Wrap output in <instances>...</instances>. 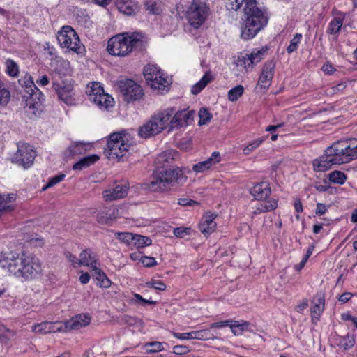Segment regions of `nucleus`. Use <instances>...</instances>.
Masks as SVG:
<instances>
[{
  "mask_svg": "<svg viewBox=\"0 0 357 357\" xmlns=\"http://www.w3.org/2000/svg\"><path fill=\"white\" fill-rule=\"evenodd\" d=\"M216 217V214L207 212L202 219L199 229L205 236H209L215 230L217 223L215 222V219Z\"/></svg>",
  "mask_w": 357,
  "mask_h": 357,
  "instance_id": "f3484780",
  "label": "nucleus"
},
{
  "mask_svg": "<svg viewBox=\"0 0 357 357\" xmlns=\"http://www.w3.org/2000/svg\"><path fill=\"white\" fill-rule=\"evenodd\" d=\"M57 40L62 48L79 54L81 47L79 38L71 26H63L57 33Z\"/></svg>",
  "mask_w": 357,
  "mask_h": 357,
  "instance_id": "9b49d317",
  "label": "nucleus"
},
{
  "mask_svg": "<svg viewBox=\"0 0 357 357\" xmlns=\"http://www.w3.org/2000/svg\"><path fill=\"white\" fill-rule=\"evenodd\" d=\"M209 13V7L205 3L193 0L188 8L186 17L190 26L197 29L206 20Z\"/></svg>",
  "mask_w": 357,
  "mask_h": 357,
  "instance_id": "1a4fd4ad",
  "label": "nucleus"
},
{
  "mask_svg": "<svg viewBox=\"0 0 357 357\" xmlns=\"http://www.w3.org/2000/svg\"><path fill=\"white\" fill-rule=\"evenodd\" d=\"M357 159V144L337 141L328 147L324 154L313 162L316 172H325L333 165L347 163Z\"/></svg>",
  "mask_w": 357,
  "mask_h": 357,
  "instance_id": "f03ea898",
  "label": "nucleus"
},
{
  "mask_svg": "<svg viewBox=\"0 0 357 357\" xmlns=\"http://www.w3.org/2000/svg\"><path fill=\"white\" fill-rule=\"evenodd\" d=\"M10 99V91L4 86L3 82L0 79V105H6Z\"/></svg>",
  "mask_w": 357,
  "mask_h": 357,
  "instance_id": "e433bc0d",
  "label": "nucleus"
},
{
  "mask_svg": "<svg viewBox=\"0 0 357 357\" xmlns=\"http://www.w3.org/2000/svg\"><path fill=\"white\" fill-rule=\"evenodd\" d=\"M186 177L179 168L167 169L153 174L151 180L144 184V188L153 192L169 190L175 183L185 181Z\"/></svg>",
  "mask_w": 357,
  "mask_h": 357,
  "instance_id": "0eeeda50",
  "label": "nucleus"
},
{
  "mask_svg": "<svg viewBox=\"0 0 357 357\" xmlns=\"http://www.w3.org/2000/svg\"><path fill=\"white\" fill-rule=\"evenodd\" d=\"M128 194V188L126 185H117L114 188L105 190L102 192L103 197L106 202L122 199Z\"/></svg>",
  "mask_w": 357,
  "mask_h": 357,
  "instance_id": "aec40b11",
  "label": "nucleus"
},
{
  "mask_svg": "<svg viewBox=\"0 0 357 357\" xmlns=\"http://www.w3.org/2000/svg\"><path fill=\"white\" fill-rule=\"evenodd\" d=\"M135 141L131 134L126 131L114 132L109 136L105 154L109 160H125L133 151Z\"/></svg>",
  "mask_w": 357,
  "mask_h": 357,
  "instance_id": "7ed1b4c3",
  "label": "nucleus"
},
{
  "mask_svg": "<svg viewBox=\"0 0 357 357\" xmlns=\"http://www.w3.org/2000/svg\"><path fill=\"white\" fill-rule=\"evenodd\" d=\"M19 82L24 88L23 100L26 113L30 118L39 115L43 110L42 92L37 88L30 75H26Z\"/></svg>",
  "mask_w": 357,
  "mask_h": 357,
  "instance_id": "39448f33",
  "label": "nucleus"
},
{
  "mask_svg": "<svg viewBox=\"0 0 357 357\" xmlns=\"http://www.w3.org/2000/svg\"><path fill=\"white\" fill-rule=\"evenodd\" d=\"M90 100L101 109H107L109 107H112L113 102V98L112 96L105 92L98 94L97 96H92V99Z\"/></svg>",
  "mask_w": 357,
  "mask_h": 357,
  "instance_id": "cd10ccee",
  "label": "nucleus"
},
{
  "mask_svg": "<svg viewBox=\"0 0 357 357\" xmlns=\"http://www.w3.org/2000/svg\"><path fill=\"white\" fill-rule=\"evenodd\" d=\"M35 155V151L30 145L20 142L12 161L26 169L33 163Z\"/></svg>",
  "mask_w": 357,
  "mask_h": 357,
  "instance_id": "f8f14e48",
  "label": "nucleus"
},
{
  "mask_svg": "<svg viewBox=\"0 0 357 357\" xmlns=\"http://www.w3.org/2000/svg\"><path fill=\"white\" fill-rule=\"evenodd\" d=\"M140 261L146 267H152L157 264L155 259L151 257L143 256L141 257Z\"/></svg>",
  "mask_w": 357,
  "mask_h": 357,
  "instance_id": "052dcab7",
  "label": "nucleus"
},
{
  "mask_svg": "<svg viewBox=\"0 0 357 357\" xmlns=\"http://www.w3.org/2000/svg\"><path fill=\"white\" fill-rule=\"evenodd\" d=\"M119 10L126 15H132L138 11L137 3L132 0H119L117 2Z\"/></svg>",
  "mask_w": 357,
  "mask_h": 357,
  "instance_id": "a878e982",
  "label": "nucleus"
},
{
  "mask_svg": "<svg viewBox=\"0 0 357 357\" xmlns=\"http://www.w3.org/2000/svg\"><path fill=\"white\" fill-rule=\"evenodd\" d=\"M257 6V0H227L226 7L228 10H238L243 12Z\"/></svg>",
  "mask_w": 357,
  "mask_h": 357,
  "instance_id": "412c9836",
  "label": "nucleus"
},
{
  "mask_svg": "<svg viewBox=\"0 0 357 357\" xmlns=\"http://www.w3.org/2000/svg\"><path fill=\"white\" fill-rule=\"evenodd\" d=\"M178 204L182 206L198 205V203L196 201L188 198L178 199Z\"/></svg>",
  "mask_w": 357,
  "mask_h": 357,
  "instance_id": "0e129e2a",
  "label": "nucleus"
},
{
  "mask_svg": "<svg viewBox=\"0 0 357 357\" xmlns=\"http://www.w3.org/2000/svg\"><path fill=\"white\" fill-rule=\"evenodd\" d=\"M15 199L14 194L0 195V211L10 208L8 205Z\"/></svg>",
  "mask_w": 357,
  "mask_h": 357,
  "instance_id": "58836bf2",
  "label": "nucleus"
},
{
  "mask_svg": "<svg viewBox=\"0 0 357 357\" xmlns=\"http://www.w3.org/2000/svg\"><path fill=\"white\" fill-rule=\"evenodd\" d=\"M104 92L103 88L98 82H93L91 86H88L86 93L89 96V100L92 99V96H97Z\"/></svg>",
  "mask_w": 357,
  "mask_h": 357,
  "instance_id": "f704fd0d",
  "label": "nucleus"
},
{
  "mask_svg": "<svg viewBox=\"0 0 357 357\" xmlns=\"http://www.w3.org/2000/svg\"><path fill=\"white\" fill-rule=\"evenodd\" d=\"M268 16L264 9L258 6L244 12L241 26V37L243 40L252 39L268 24Z\"/></svg>",
  "mask_w": 357,
  "mask_h": 357,
  "instance_id": "20e7f679",
  "label": "nucleus"
},
{
  "mask_svg": "<svg viewBox=\"0 0 357 357\" xmlns=\"http://www.w3.org/2000/svg\"><path fill=\"white\" fill-rule=\"evenodd\" d=\"M146 285L158 291H165L167 288L165 283L155 280H151V281L146 282Z\"/></svg>",
  "mask_w": 357,
  "mask_h": 357,
  "instance_id": "09e8293b",
  "label": "nucleus"
},
{
  "mask_svg": "<svg viewBox=\"0 0 357 357\" xmlns=\"http://www.w3.org/2000/svg\"><path fill=\"white\" fill-rule=\"evenodd\" d=\"M343 24V17H337L333 19L327 28L328 34H337Z\"/></svg>",
  "mask_w": 357,
  "mask_h": 357,
  "instance_id": "7c9ffc66",
  "label": "nucleus"
},
{
  "mask_svg": "<svg viewBox=\"0 0 357 357\" xmlns=\"http://www.w3.org/2000/svg\"><path fill=\"white\" fill-rule=\"evenodd\" d=\"M190 351L189 347L184 345H176L173 347V352L177 355L188 354Z\"/></svg>",
  "mask_w": 357,
  "mask_h": 357,
  "instance_id": "680f3d73",
  "label": "nucleus"
},
{
  "mask_svg": "<svg viewBox=\"0 0 357 357\" xmlns=\"http://www.w3.org/2000/svg\"><path fill=\"white\" fill-rule=\"evenodd\" d=\"M250 192L255 199L262 201L255 206V209L253 211L254 214L257 215L271 211L278 207L277 199L271 198L268 199L271 195V188L268 183L261 182L257 183L250 189Z\"/></svg>",
  "mask_w": 357,
  "mask_h": 357,
  "instance_id": "6e6552de",
  "label": "nucleus"
},
{
  "mask_svg": "<svg viewBox=\"0 0 357 357\" xmlns=\"http://www.w3.org/2000/svg\"><path fill=\"white\" fill-rule=\"evenodd\" d=\"M212 79V76L210 73H206L203 77L195 84L191 89V92L192 94H198L206 86V84L211 82Z\"/></svg>",
  "mask_w": 357,
  "mask_h": 357,
  "instance_id": "2f4dec72",
  "label": "nucleus"
},
{
  "mask_svg": "<svg viewBox=\"0 0 357 357\" xmlns=\"http://www.w3.org/2000/svg\"><path fill=\"white\" fill-rule=\"evenodd\" d=\"M145 7L146 10L151 14H158V9L156 7L155 2L153 0H146L145 1Z\"/></svg>",
  "mask_w": 357,
  "mask_h": 357,
  "instance_id": "13d9d810",
  "label": "nucleus"
},
{
  "mask_svg": "<svg viewBox=\"0 0 357 357\" xmlns=\"http://www.w3.org/2000/svg\"><path fill=\"white\" fill-rule=\"evenodd\" d=\"M354 338L352 335H346L342 338L340 342V346L344 349L347 350L354 345Z\"/></svg>",
  "mask_w": 357,
  "mask_h": 357,
  "instance_id": "8fccbe9b",
  "label": "nucleus"
},
{
  "mask_svg": "<svg viewBox=\"0 0 357 357\" xmlns=\"http://www.w3.org/2000/svg\"><path fill=\"white\" fill-rule=\"evenodd\" d=\"M191 229L189 227H176L174 229V234L178 238H183L185 235L190 234Z\"/></svg>",
  "mask_w": 357,
  "mask_h": 357,
  "instance_id": "6e6d98bb",
  "label": "nucleus"
},
{
  "mask_svg": "<svg viewBox=\"0 0 357 357\" xmlns=\"http://www.w3.org/2000/svg\"><path fill=\"white\" fill-rule=\"evenodd\" d=\"M174 114V108L170 107L154 115L160 126L162 127V130L167 126V125H170V121L173 117L172 116Z\"/></svg>",
  "mask_w": 357,
  "mask_h": 357,
  "instance_id": "bb28decb",
  "label": "nucleus"
},
{
  "mask_svg": "<svg viewBox=\"0 0 357 357\" xmlns=\"http://www.w3.org/2000/svg\"><path fill=\"white\" fill-rule=\"evenodd\" d=\"M50 322L45 321L35 324L32 326V331L35 333H49Z\"/></svg>",
  "mask_w": 357,
  "mask_h": 357,
  "instance_id": "49530a36",
  "label": "nucleus"
},
{
  "mask_svg": "<svg viewBox=\"0 0 357 357\" xmlns=\"http://www.w3.org/2000/svg\"><path fill=\"white\" fill-rule=\"evenodd\" d=\"M64 256L66 257V258L68 260V261L70 263H71V264L74 266V267H77V266H79V259L76 255L72 254L69 251H66L64 252Z\"/></svg>",
  "mask_w": 357,
  "mask_h": 357,
  "instance_id": "bf43d9fd",
  "label": "nucleus"
},
{
  "mask_svg": "<svg viewBox=\"0 0 357 357\" xmlns=\"http://www.w3.org/2000/svg\"><path fill=\"white\" fill-rule=\"evenodd\" d=\"M122 213L123 208L121 207H114L113 208L112 213L109 214L110 220H114L116 219L122 215Z\"/></svg>",
  "mask_w": 357,
  "mask_h": 357,
  "instance_id": "338daca9",
  "label": "nucleus"
},
{
  "mask_svg": "<svg viewBox=\"0 0 357 357\" xmlns=\"http://www.w3.org/2000/svg\"><path fill=\"white\" fill-rule=\"evenodd\" d=\"M91 320V317L88 314H79L66 321V327H67L68 331L70 330H79L82 327L89 325Z\"/></svg>",
  "mask_w": 357,
  "mask_h": 357,
  "instance_id": "4be33fe9",
  "label": "nucleus"
},
{
  "mask_svg": "<svg viewBox=\"0 0 357 357\" xmlns=\"http://www.w3.org/2000/svg\"><path fill=\"white\" fill-rule=\"evenodd\" d=\"M151 240L149 237L135 234V238H133L132 245L137 248H143L151 245Z\"/></svg>",
  "mask_w": 357,
  "mask_h": 357,
  "instance_id": "4c0bfd02",
  "label": "nucleus"
},
{
  "mask_svg": "<svg viewBox=\"0 0 357 357\" xmlns=\"http://www.w3.org/2000/svg\"><path fill=\"white\" fill-rule=\"evenodd\" d=\"M143 35L139 32L123 33L111 38L107 51L114 56H123L143 44Z\"/></svg>",
  "mask_w": 357,
  "mask_h": 357,
  "instance_id": "423d86ee",
  "label": "nucleus"
},
{
  "mask_svg": "<svg viewBox=\"0 0 357 357\" xmlns=\"http://www.w3.org/2000/svg\"><path fill=\"white\" fill-rule=\"evenodd\" d=\"M324 308V299L323 297L319 296L318 298V302L314 303L311 307L312 321L314 322L319 319V317L323 312Z\"/></svg>",
  "mask_w": 357,
  "mask_h": 357,
  "instance_id": "c756f323",
  "label": "nucleus"
},
{
  "mask_svg": "<svg viewBox=\"0 0 357 357\" xmlns=\"http://www.w3.org/2000/svg\"><path fill=\"white\" fill-rule=\"evenodd\" d=\"M91 268L94 271V277L100 282V287L105 288L108 287L110 284V280L108 279L105 273L99 269L97 265H96L95 268Z\"/></svg>",
  "mask_w": 357,
  "mask_h": 357,
  "instance_id": "473e14b6",
  "label": "nucleus"
},
{
  "mask_svg": "<svg viewBox=\"0 0 357 357\" xmlns=\"http://www.w3.org/2000/svg\"><path fill=\"white\" fill-rule=\"evenodd\" d=\"M243 91L244 88L242 85L232 88L228 92V99L231 102L236 101L243 95Z\"/></svg>",
  "mask_w": 357,
  "mask_h": 357,
  "instance_id": "c9c22d12",
  "label": "nucleus"
},
{
  "mask_svg": "<svg viewBox=\"0 0 357 357\" xmlns=\"http://www.w3.org/2000/svg\"><path fill=\"white\" fill-rule=\"evenodd\" d=\"M98 159L99 157L97 155L84 157L73 166V169L82 170L83 169L94 164L97 160H98Z\"/></svg>",
  "mask_w": 357,
  "mask_h": 357,
  "instance_id": "c85d7f7f",
  "label": "nucleus"
},
{
  "mask_svg": "<svg viewBox=\"0 0 357 357\" xmlns=\"http://www.w3.org/2000/svg\"><path fill=\"white\" fill-rule=\"evenodd\" d=\"M143 74L144 78L152 89L158 90L160 92L167 91L169 82L161 70L154 64L146 65L144 68Z\"/></svg>",
  "mask_w": 357,
  "mask_h": 357,
  "instance_id": "9d476101",
  "label": "nucleus"
},
{
  "mask_svg": "<svg viewBox=\"0 0 357 357\" xmlns=\"http://www.w3.org/2000/svg\"><path fill=\"white\" fill-rule=\"evenodd\" d=\"M248 326L249 324L247 321H243L241 324H239L238 321H234L231 324L230 328L235 335H239L243 331L248 328Z\"/></svg>",
  "mask_w": 357,
  "mask_h": 357,
  "instance_id": "ea45409f",
  "label": "nucleus"
},
{
  "mask_svg": "<svg viewBox=\"0 0 357 357\" xmlns=\"http://www.w3.org/2000/svg\"><path fill=\"white\" fill-rule=\"evenodd\" d=\"M263 139H257L254 140L243 149V153L245 155L250 154L256 148H257L263 142Z\"/></svg>",
  "mask_w": 357,
  "mask_h": 357,
  "instance_id": "3c124183",
  "label": "nucleus"
},
{
  "mask_svg": "<svg viewBox=\"0 0 357 357\" xmlns=\"http://www.w3.org/2000/svg\"><path fill=\"white\" fill-rule=\"evenodd\" d=\"M162 131V127L160 126L154 116L150 121L143 125L139 130V135L144 138L150 137Z\"/></svg>",
  "mask_w": 357,
  "mask_h": 357,
  "instance_id": "a211bd4d",
  "label": "nucleus"
},
{
  "mask_svg": "<svg viewBox=\"0 0 357 357\" xmlns=\"http://www.w3.org/2000/svg\"><path fill=\"white\" fill-rule=\"evenodd\" d=\"M149 349H147L149 353H155L158 351H160L163 349V347L161 342H152L148 344Z\"/></svg>",
  "mask_w": 357,
  "mask_h": 357,
  "instance_id": "4d7b16f0",
  "label": "nucleus"
},
{
  "mask_svg": "<svg viewBox=\"0 0 357 357\" xmlns=\"http://www.w3.org/2000/svg\"><path fill=\"white\" fill-rule=\"evenodd\" d=\"M6 73L11 77H16L19 73L18 65L12 59L6 61Z\"/></svg>",
  "mask_w": 357,
  "mask_h": 357,
  "instance_id": "a19ab883",
  "label": "nucleus"
},
{
  "mask_svg": "<svg viewBox=\"0 0 357 357\" xmlns=\"http://www.w3.org/2000/svg\"><path fill=\"white\" fill-rule=\"evenodd\" d=\"M208 333L207 331H192V339L205 340L206 339V335Z\"/></svg>",
  "mask_w": 357,
  "mask_h": 357,
  "instance_id": "69168bd1",
  "label": "nucleus"
},
{
  "mask_svg": "<svg viewBox=\"0 0 357 357\" xmlns=\"http://www.w3.org/2000/svg\"><path fill=\"white\" fill-rule=\"evenodd\" d=\"M0 268L8 275L31 281L42 273V263L33 255L15 251L0 252Z\"/></svg>",
  "mask_w": 357,
  "mask_h": 357,
  "instance_id": "f257e3e1",
  "label": "nucleus"
},
{
  "mask_svg": "<svg viewBox=\"0 0 357 357\" xmlns=\"http://www.w3.org/2000/svg\"><path fill=\"white\" fill-rule=\"evenodd\" d=\"M130 302L134 304H139L142 305H145L146 304H155V302L150 300H147L144 298L140 294H134L133 298L130 299Z\"/></svg>",
  "mask_w": 357,
  "mask_h": 357,
  "instance_id": "de8ad7c7",
  "label": "nucleus"
},
{
  "mask_svg": "<svg viewBox=\"0 0 357 357\" xmlns=\"http://www.w3.org/2000/svg\"><path fill=\"white\" fill-rule=\"evenodd\" d=\"M116 236L117 239L121 241L131 245L133 242V238H135V234L129 232H118L116 234Z\"/></svg>",
  "mask_w": 357,
  "mask_h": 357,
  "instance_id": "c03bdc74",
  "label": "nucleus"
},
{
  "mask_svg": "<svg viewBox=\"0 0 357 357\" xmlns=\"http://www.w3.org/2000/svg\"><path fill=\"white\" fill-rule=\"evenodd\" d=\"M199 125L202 126V125H206V124L210 122V121L211 120L213 115L211 112H209L208 109L204 107L199 110Z\"/></svg>",
  "mask_w": 357,
  "mask_h": 357,
  "instance_id": "37998d69",
  "label": "nucleus"
},
{
  "mask_svg": "<svg viewBox=\"0 0 357 357\" xmlns=\"http://www.w3.org/2000/svg\"><path fill=\"white\" fill-rule=\"evenodd\" d=\"M328 208V206H326L321 203H317L316 211H315L316 215H324L326 212Z\"/></svg>",
  "mask_w": 357,
  "mask_h": 357,
  "instance_id": "774afa93",
  "label": "nucleus"
},
{
  "mask_svg": "<svg viewBox=\"0 0 357 357\" xmlns=\"http://www.w3.org/2000/svg\"><path fill=\"white\" fill-rule=\"evenodd\" d=\"M331 183L342 185L347 180V175L341 171H333L328 174V176Z\"/></svg>",
  "mask_w": 357,
  "mask_h": 357,
  "instance_id": "72a5a7b5",
  "label": "nucleus"
},
{
  "mask_svg": "<svg viewBox=\"0 0 357 357\" xmlns=\"http://www.w3.org/2000/svg\"><path fill=\"white\" fill-rule=\"evenodd\" d=\"M89 147V144L81 142L72 143L65 151V158L69 159L77 155L85 153Z\"/></svg>",
  "mask_w": 357,
  "mask_h": 357,
  "instance_id": "393cba45",
  "label": "nucleus"
},
{
  "mask_svg": "<svg viewBox=\"0 0 357 357\" xmlns=\"http://www.w3.org/2000/svg\"><path fill=\"white\" fill-rule=\"evenodd\" d=\"M120 321L122 324L128 326H142V321L135 317H131L127 314H123L120 317Z\"/></svg>",
  "mask_w": 357,
  "mask_h": 357,
  "instance_id": "79ce46f5",
  "label": "nucleus"
},
{
  "mask_svg": "<svg viewBox=\"0 0 357 357\" xmlns=\"http://www.w3.org/2000/svg\"><path fill=\"white\" fill-rule=\"evenodd\" d=\"M64 177L65 175L62 174L51 178L48 183L43 188V191H45L47 189L54 186L56 183L61 182V181L63 180Z\"/></svg>",
  "mask_w": 357,
  "mask_h": 357,
  "instance_id": "864d4df0",
  "label": "nucleus"
},
{
  "mask_svg": "<svg viewBox=\"0 0 357 357\" xmlns=\"http://www.w3.org/2000/svg\"><path fill=\"white\" fill-rule=\"evenodd\" d=\"M97 255L90 248H86L79 254V266L95 268L97 265Z\"/></svg>",
  "mask_w": 357,
  "mask_h": 357,
  "instance_id": "b1692460",
  "label": "nucleus"
},
{
  "mask_svg": "<svg viewBox=\"0 0 357 357\" xmlns=\"http://www.w3.org/2000/svg\"><path fill=\"white\" fill-rule=\"evenodd\" d=\"M50 329L49 333L68 332L67 327H66V322L63 324L50 322Z\"/></svg>",
  "mask_w": 357,
  "mask_h": 357,
  "instance_id": "603ef678",
  "label": "nucleus"
},
{
  "mask_svg": "<svg viewBox=\"0 0 357 357\" xmlns=\"http://www.w3.org/2000/svg\"><path fill=\"white\" fill-rule=\"evenodd\" d=\"M170 121L171 128H179L188 126L192 120L195 116L193 110H181L174 114Z\"/></svg>",
  "mask_w": 357,
  "mask_h": 357,
  "instance_id": "dca6fc26",
  "label": "nucleus"
},
{
  "mask_svg": "<svg viewBox=\"0 0 357 357\" xmlns=\"http://www.w3.org/2000/svg\"><path fill=\"white\" fill-rule=\"evenodd\" d=\"M274 69L275 63L273 61L266 62L263 66L258 85L261 88H268L274 75Z\"/></svg>",
  "mask_w": 357,
  "mask_h": 357,
  "instance_id": "6ab92c4d",
  "label": "nucleus"
},
{
  "mask_svg": "<svg viewBox=\"0 0 357 357\" xmlns=\"http://www.w3.org/2000/svg\"><path fill=\"white\" fill-rule=\"evenodd\" d=\"M119 87L124 100L128 102L138 100L144 95L142 87L132 79L119 82Z\"/></svg>",
  "mask_w": 357,
  "mask_h": 357,
  "instance_id": "ddd939ff",
  "label": "nucleus"
},
{
  "mask_svg": "<svg viewBox=\"0 0 357 357\" xmlns=\"http://www.w3.org/2000/svg\"><path fill=\"white\" fill-rule=\"evenodd\" d=\"M97 220L101 224H106L111 221L109 214L105 211H99L97 214Z\"/></svg>",
  "mask_w": 357,
  "mask_h": 357,
  "instance_id": "e2e57ef3",
  "label": "nucleus"
},
{
  "mask_svg": "<svg viewBox=\"0 0 357 357\" xmlns=\"http://www.w3.org/2000/svg\"><path fill=\"white\" fill-rule=\"evenodd\" d=\"M220 160V155L218 151L213 152L211 157L207 160L199 162L192 166V170L197 173L203 172L211 168L212 165H214L219 162Z\"/></svg>",
  "mask_w": 357,
  "mask_h": 357,
  "instance_id": "5701e85b",
  "label": "nucleus"
},
{
  "mask_svg": "<svg viewBox=\"0 0 357 357\" xmlns=\"http://www.w3.org/2000/svg\"><path fill=\"white\" fill-rule=\"evenodd\" d=\"M172 160L173 157L170 151H164L157 158L158 163L169 162Z\"/></svg>",
  "mask_w": 357,
  "mask_h": 357,
  "instance_id": "5fc2aeb1",
  "label": "nucleus"
},
{
  "mask_svg": "<svg viewBox=\"0 0 357 357\" xmlns=\"http://www.w3.org/2000/svg\"><path fill=\"white\" fill-rule=\"evenodd\" d=\"M53 89L56 91L58 98L67 105H74L76 103L73 85L70 82L53 83Z\"/></svg>",
  "mask_w": 357,
  "mask_h": 357,
  "instance_id": "4468645a",
  "label": "nucleus"
},
{
  "mask_svg": "<svg viewBox=\"0 0 357 357\" xmlns=\"http://www.w3.org/2000/svg\"><path fill=\"white\" fill-rule=\"evenodd\" d=\"M267 49L261 48L255 50L250 54H241L238 56L235 63L237 66L243 67L247 71L253 67L255 64L260 62Z\"/></svg>",
  "mask_w": 357,
  "mask_h": 357,
  "instance_id": "2eb2a0df",
  "label": "nucleus"
},
{
  "mask_svg": "<svg viewBox=\"0 0 357 357\" xmlns=\"http://www.w3.org/2000/svg\"><path fill=\"white\" fill-rule=\"evenodd\" d=\"M301 38V33H296L292 40L290 41L289 45L287 48V51L289 54H291L297 50Z\"/></svg>",
  "mask_w": 357,
  "mask_h": 357,
  "instance_id": "a18cd8bd",
  "label": "nucleus"
}]
</instances>
